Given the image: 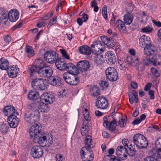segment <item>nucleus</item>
Wrapping results in <instances>:
<instances>
[{"mask_svg":"<svg viewBox=\"0 0 161 161\" xmlns=\"http://www.w3.org/2000/svg\"><path fill=\"white\" fill-rule=\"evenodd\" d=\"M118 63L120 65L119 68L120 69L125 70L126 69L128 64L126 61L122 62L121 60H119Z\"/></svg>","mask_w":161,"mask_h":161,"instance_id":"49","label":"nucleus"},{"mask_svg":"<svg viewBox=\"0 0 161 161\" xmlns=\"http://www.w3.org/2000/svg\"><path fill=\"white\" fill-rule=\"evenodd\" d=\"M139 43L141 46L143 47L151 44V41L150 37L145 35H143L140 38Z\"/></svg>","mask_w":161,"mask_h":161,"instance_id":"21","label":"nucleus"},{"mask_svg":"<svg viewBox=\"0 0 161 161\" xmlns=\"http://www.w3.org/2000/svg\"><path fill=\"white\" fill-rule=\"evenodd\" d=\"M105 47L104 43L100 41L93 42L91 45L92 52L94 54L103 53L105 50Z\"/></svg>","mask_w":161,"mask_h":161,"instance_id":"5","label":"nucleus"},{"mask_svg":"<svg viewBox=\"0 0 161 161\" xmlns=\"http://www.w3.org/2000/svg\"><path fill=\"white\" fill-rule=\"evenodd\" d=\"M90 91L93 96H97L100 94V90L96 86H94L90 88Z\"/></svg>","mask_w":161,"mask_h":161,"instance_id":"43","label":"nucleus"},{"mask_svg":"<svg viewBox=\"0 0 161 161\" xmlns=\"http://www.w3.org/2000/svg\"><path fill=\"white\" fill-rule=\"evenodd\" d=\"M92 137L89 136H87L85 140V143L87 146L86 148L87 149L91 150V148L93 147V146L92 144Z\"/></svg>","mask_w":161,"mask_h":161,"instance_id":"36","label":"nucleus"},{"mask_svg":"<svg viewBox=\"0 0 161 161\" xmlns=\"http://www.w3.org/2000/svg\"><path fill=\"white\" fill-rule=\"evenodd\" d=\"M133 15L131 13H127L124 17V22L126 25H129L133 19Z\"/></svg>","mask_w":161,"mask_h":161,"instance_id":"29","label":"nucleus"},{"mask_svg":"<svg viewBox=\"0 0 161 161\" xmlns=\"http://www.w3.org/2000/svg\"><path fill=\"white\" fill-rule=\"evenodd\" d=\"M141 143L140 146H137V147L140 148H146L148 145V141L146 138L144 136V139H143L142 141L140 142Z\"/></svg>","mask_w":161,"mask_h":161,"instance_id":"45","label":"nucleus"},{"mask_svg":"<svg viewBox=\"0 0 161 161\" xmlns=\"http://www.w3.org/2000/svg\"><path fill=\"white\" fill-rule=\"evenodd\" d=\"M89 131V127L87 123H84L82 125L81 130V134L82 136H86Z\"/></svg>","mask_w":161,"mask_h":161,"instance_id":"41","label":"nucleus"},{"mask_svg":"<svg viewBox=\"0 0 161 161\" xmlns=\"http://www.w3.org/2000/svg\"><path fill=\"white\" fill-rule=\"evenodd\" d=\"M119 123L120 126L121 127H123L126 125V120L124 119L121 118L120 115L119 116Z\"/></svg>","mask_w":161,"mask_h":161,"instance_id":"54","label":"nucleus"},{"mask_svg":"<svg viewBox=\"0 0 161 161\" xmlns=\"http://www.w3.org/2000/svg\"><path fill=\"white\" fill-rule=\"evenodd\" d=\"M59 51L64 58L67 59H69L70 58L69 56L67 54L66 51L65 49H60Z\"/></svg>","mask_w":161,"mask_h":161,"instance_id":"55","label":"nucleus"},{"mask_svg":"<svg viewBox=\"0 0 161 161\" xmlns=\"http://www.w3.org/2000/svg\"><path fill=\"white\" fill-rule=\"evenodd\" d=\"M56 161H65L64 157L60 154H58L56 156Z\"/></svg>","mask_w":161,"mask_h":161,"instance_id":"62","label":"nucleus"},{"mask_svg":"<svg viewBox=\"0 0 161 161\" xmlns=\"http://www.w3.org/2000/svg\"><path fill=\"white\" fill-rule=\"evenodd\" d=\"M50 84L56 87L60 86L62 83V80L58 76L50 77L49 80Z\"/></svg>","mask_w":161,"mask_h":161,"instance_id":"19","label":"nucleus"},{"mask_svg":"<svg viewBox=\"0 0 161 161\" xmlns=\"http://www.w3.org/2000/svg\"><path fill=\"white\" fill-rule=\"evenodd\" d=\"M57 21V17H53L52 19L50 21L49 23H48L47 27H50L52 25L55 24Z\"/></svg>","mask_w":161,"mask_h":161,"instance_id":"61","label":"nucleus"},{"mask_svg":"<svg viewBox=\"0 0 161 161\" xmlns=\"http://www.w3.org/2000/svg\"><path fill=\"white\" fill-rule=\"evenodd\" d=\"M53 70L52 68L47 66V64L42 62L39 66L38 74L40 77L47 78L50 77L53 74Z\"/></svg>","mask_w":161,"mask_h":161,"instance_id":"1","label":"nucleus"},{"mask_svg":"<svg viewBox=\"0 0 161 161\" xmlns=\"http://www.w3.org/2000/svg\"><path fill=\"white\" fill-rule=\"evenodd\" d=\"M83 113L85 119L87 121H89L90 119V118L89 116L88 109L86 108H85L83 112Z\"/></svg>","mask_w":161,"mask_h":161,"instance_id":"51","label":"nucleus"},{"mask_svg":"<svg viewBox=\"0 0 161 161\" xmlns=\"http://www.w3.org/2000/svg\"><path fill=\"white\" fill-rule=\"evenodd\" d=\"M96 106L98 108L102 109H106L108 107V100L105 97H98L97 99Z\"/></svg>","mask_w":161,"mask_h":161,"instance_id":"11","label":"nucleus"},{"mask_svg":"<svg viewBox=\"0 0 161 161\" xmlns=\"http://www.w3.org/2000/svg\"><path fill=\"white\" fill-rule=\"evenodd\" d=\"M6 70L8 76L14 78L17 76L19 69L17 65H13L9 66Z\"/></svg>","mask_w":161,"mask_h":161,"instance_id":"14","label":"nucleus"},{"mask_svg":"<svg viewBox=\"0 0 161 161\" xmlns=\"http://www.w3.org/2000/svg\"><path fill=\"white\" fill-rule=\"evenodd\" d=\"M125 23L120 19L117 20L115 25L118 29L120 32H125L126 31V27L125 25Z\"/></svg>","mask_w":161,"mask_h":161,"instance_id":"25","label":"nucleus"},{"mask_svg":"<svg viewBox=\"0 0 161 161\" xmlns=\"http://www.w3.org/2000/svg\"><path fill=\"white\" fill-rule=\"evenodd\" d=\"M116 153L117 156L122 160L125 159L127 154H128L127 148L122 146L117 147L116 150Z\"/></svg>","mask_w":161,"mask_h":161,"instance_id":"13","label":"nucleus"},{"mask_svg":"<svg viewBox=\"0 0 161 161\" xmlns=\"http://www.w3.org/2000/svg\"><path fill=\"white\" fill-rule=\"evenodd\" d=\"M107 126H105L110 131L113 132L115 130L117 126V121L116 119L114 118L113 120L111 122H109V123L107 124Z\"/></svg>","mask_w":161,"mask_h":161,"instance_id":"32","label":"nucleus"},{"mask_svg":"<svg viewBox=\"0 0 161 161\" xmlns=\"http://www.w3.org/2000/svg\"><path fill=\"white\" fill-rule=\"evenodd\" d=\"M141 17L142 19L140 21V23L142 24L145 25L146 24L148 16L144 12H143L141 14Z\"/></svg>","mask_w":161,"mask_h":161,"instance_id":"50","label":"nucleus"},{"mask_svg":"<svg viewBox=\"0 0 161 161\" xmlns=\"http://www.w3.org/2000/svg\"><path fill=\"white\" fill-rule=\"evenodd\" d=\"M68 73H64L63 75V78L65 81L68 84L71 85H76L79 82L78 77L71 75Z\"/></svg>","mask_w":161,"mask_h":161,"instance_id":"9","label":"nucleus"},{"mask_svg":"<svg viewBox=\"0 0 161 161\" xmlns=\"http://www.w3.org/2000/svg\"><path fill=\"white\" fill-rule=\"evenodd\" d=\"M58 95L59 97H63L64 96H66L65 90L64 89L60 90L58 91Z\"/></svg>","mask_w":161,"mask_h":161,"instance_id":"59","label":"nucleus"},{"mask_svg":"<svg viewBox=\"0 0 161 161\" xmlns=\"http://www.w3.org/2000/svg\"><path fill=\"white\" fill-rule=\"evenodd\" d=\"M39 66L35 65L30 66L28 67L27 70V73L30 75V77L33 76L36 73L38 74Z\"/></svg>","mask_w":161,"mask_h":161,"instance_id":"30","label":"nucleus"},{"mask_svg":"<svg viewBox=\"0 0 161 161\" xmlns=\"http://www.w3.org/2000/svg\"><path fill=\"white\" fill-rule=\"evenodd\" d=\"M31 109L35 111H38L40 116V113H47L49 110L48 105L42 103L36 102L32 103L29 105Z\"/></svg>","mask_w":161,"mask_h":161,"instance_id":"3","label":"nucleus"},{"mask_svg":"<svg viewBox=\"0 0 161 161\" xmlns=\"http://www.w3.org/2000/svg\"><path fill=\"white\" fill-rule=\"evenodd\" d=\"M28 97L31 100H36L39 97V92L36 91H30L28 94Z\"/></svg>","mask_w":161,"mask_h":161,"instance_id":"35","label":"nucleus"},{"mask_svg":"<svg viewBox=\"0 0 161 161\" xmlns=\"http://www.w3.org/2000/svg\"><path fill=\"white\" fill-rule=\"evenodd\" d=\"M130 95H133L134 97L135 102L137 103L138 102V95L137 92L136 91L133 90L131 92V94H130Z\"/></svg>","mask_w":161,"mask_h":161,"instance_id":"60","label":"nucleus"},{"mask_svg":"<svg viewBox=\"0 0 161 161\" xmlns=\"http://www.w3.org/2000/svg\"><path fill=\"white\" fill-rule=\"evenodd\" d=\"M101 54H94V62L98 65H102L105 62L103 55Z\"/></svg>","mask_w":161,"mask_h":161,"instance_id":"26","label":"nucleus"},{"mask_svg":"<svg viewBox=\"0 0 161 161\" xmlns=\"http://www.w3.org/2000/svg\"><path fill=\"white\" fill-rule=\"evenodd\" d=\"M43 154V149L40 146H34L31 149V154L34 158H39L42 156Z\"/></svg>","mask_w":161,"mask_h":161,"instance_id":"12","label":"nucleus"},{"mask_svg":"<svg viewBox=\"0 0 161 161\" xmlns=\"http://www.w3.org/2000/svg\"><path fill=\"white\" fill-rule=\"evenodd\" d=\"M99 84L100 86L103 88H107L108 86V84L107 82V81L105 80H101Z\"/></svg>","mask_w":161,"mask_h":161,"instance_id":"57","label":"nucleus"},{"mask_svg":"<svg viewBox=\"0 0 161 161\" xmlns=\"http://www.w3.org/2000/svg\"><path fill=\"white\" fill-rule=\"evenodd\" d=\"M41 82L42 83L40 84L38 90H45L47 88V86H48L46 80H44L42 79H41Z\"/></svg>","mask_w":161,"mask_h":161,"instance_id":"46","label":"nucleus"},{"mask_svg":"<svg viewBox=\"0 0 161 161\" xmlns=\"http://www.w3.org/2000/svg\"><path fill=\"white\" fill-rule=\"evenodd\" d=\"M8 122L10 127L15 128L18 124V118L14 115L8 116Z\"/></svg>","mask_w":161,"mask_h":161,"instance_id":"20","label":"nucleus"},{"mask_svg":"<svg viewBox=\"0 0 161 161\" xmlns=\"http://www.w3.org/2000/svg\"><path fill=\"white\" fill-rule=\"evenodd\" d=\"M101 40L103 41V42L104 43V45H106L107 46L112 47L114 44L112 43L111 42V40L110 38H109L108 37L106 36H104L101 37Z\"/></svg>","mask_w":161,"mask_h":161,"instance_id":"38","label":"nucleus"},{"mask_svg":"<svg viewBox=\"0 0 161 161\" xmlns=\"http://www.w3.org/2000/svg\"><path fill=\"white\" fill-rule=\"evenodd\" d=\"M134 6V5L131 3H129L127 4L126 8V9L128 12L127 13H130L133 11Z\"/></svg>","mask_w":161,"mask_h":161,"instance_id":"56","label":"nucleus"},{"mask_svg":"<svg viewBox=\"0 0 161 161\" xmlns=\"http://www.w3.org/2000/svg\"><path fill=\"white\" fill-rule=\"evenodd\" d=\"M105 73L106 78L111 81H115L118 79V73L114 67H108L106 70Z\"/></svg>","mask_w":161,"mask_h":161,"instance_id":"7","label":"nucleus"},{"mask_svg":"<svg viewBox=\"0 0 161 161\" xmlns=\"http://www.w3.org/2000/svg\"><path fill=\"white\" fill-rule=\"evenodd\" d=\"M29 107L30 110L25 114V119L27 122L33 124L39 120L40 116L38 111H35L29 106Z\"/></svg>","mask_w":161,"mask_h":161,"instance_id":"2","label":"nucleus"},{"mask_svg":"<svg viewBox=\"0 0 161 161\" xmlns=\"http://www.w3.org/2000/svg\"><path fill=\"white\" fill-rule=\"evenodd\" d=\"M102 14L105 20H107L108 19V14L107 13V7L105 5H104L102 8Z\"/></svg>","mask_w":161,"mask_h":161,"instance_id":"52","label":"nucleus"},{"mask_svg":"<svg viewBox=\"0 0 161 161\" xmlns=\"http://www.w3.org/2000/svg\"><path fill=\"white\" fill-rule=\"evenodd\" d=\"M143 139H144V136L140 134H136L134 135L133 138V142L137 146H140L141 143L140 142L142 141Z\"/></svg>","mask_w":161,"mask_h":161,"instance_id":"31","label":"nucleus"},{"mask_svg":"<svg viewBox=\"0 0 161 161\" xmlns=\"http://www.w3.org/2000/svg\"><path fill=\"white\" fill-rule=\"evenodd\" d=\"M9 127L6 124H3L1 125L0 131L3 134H6L8 132Z\"/></svg>","mask_w":161,"mask_h":161,"instance_id":"47","label":"nucleus"},{"mask_svg":"<svg viewBox=\"0 0 161 161\" xmlns=\"http://www.w3.org/2000/svg\"><path fill=\"white\" fill-rule=\"evenodd\" d=\"M126 148L128 149L127 151L128 155L130 156H133L135 155L136 153L135 147L134 145H132L131 143H129Z\"/></svg>","mask_w":161,"mask_h":161,"instance_id":"37","label":"nucleus"},{"mask_svg":"<svg viewBox=\"0 0 161 161\" xmlns=\"http://www.w3.org/2000/svg\"><path fill=\"white\" fill-rule=\"evenodd\" d=\"M45 135L46 136H48L45 139L47 144L45 145V147H48L52 145L53 143V138L51 134L50 133H45Z\"/></svg>","mask_w":161,"mask_h":161,"instance_id":"39","label":"nucleus"},{"mask_svg":"<svg viewBox=\"0 0 161 161\" xmlns=\"http://www.w3.org/2000/svg\"><path fill=\"white\" fill-rule=\"evenodd\" d=\"M41 79L36 78L33 80L31 82L32 87L35 90H38L40 84L42 83Z\"/></svg>","mask_w":161,"mask_h":161,"instance_id":"40","label":"nucleus"},{"mask_svg":"<svg viewBox=\"0 0 161 161\" xmlns=\"http://www.w3.org/2000/svg\"><path fill=\"white\" fill-rule=\"evenodd\" d=\"M25 51L26 53L27 54L28 56L32 57L35 54L34 51L32 47L30 46H26L25 47Z\"/></svg>","mask_w":161,"mask_h":161,"instance_id":"42","label":"nucleus"},{"mask_svg":"<svg viewBox=\"0 0 161 161\" xmlns=\"http://www.w3.org/2000/svg\"><path fill=\"white\" fill-rule=\"evenodd\" d=\"M58 55L55 51L49 50L46 52L44 54V58L48 63H54L58 58Z\"/></svg>","mask_w":161,"mask_h":161,"instance_id":"8","label":"nucleus"},{"mask_svg":"<svg viewBox=\"0 0 161 161\" xmlns=\"http://www.w3.org/2000/svg\"><path fill=\"white\" fill-rule=\"evenodd\" d=\"M42 127L40 124H34L29 130L30 139L35 142L41 132Z\"/></svg>","mask_w":161,"mask_h":161,"instance_id":"4","label":"nucleus"},{"mask_svg":"<svg viewBox=\"0 0 161 161\" xmlns=\"http://www.w3.org/2000/svg\"><path fill=\"white\" fill-rule=\"evenodd\" d=\"M8 11L4 8H0V23H5L7 18Z\"/></svg>","mask_w":161,"mask_h":161,"instance_id":"27","label":"nucleus"},{"mask_svg":"<svg viewBox=\"0 0 161 161\" xmlns=\"http://www.w3.org/2000/svg\"><path fill=\"white\" fill-rule=\"evenodd\" d=\"M143 61L144 64L146 65H148L150 64H153V58L151 59L148 58H146L143 59Z\"/></svg>","mask_w":161,"mask_h":161,"instance_id":"53","label":"nucleus"},{"mask_svg":"<svg viewBox=\"0 0 161 161\" xmlns=\"http://www.w3.org/2000/svg\"><path fill=\"white\" fill-rule=\"evenodd\" d=\"M66 63L62 61L60 58H58L55 62V65L57 68L61 70H64L66 68Z\"/></svg>","mask_w":161,"mask_h":161,"instance_id":"33","label":"nucleus"},{"mask_svg":"<svg viewBox=\"0 0 161 161\" xmlns=\"http://www.w3.org/2000/svg\"><path fill=\"white\" fill-rule=\"evenodd\" d=\"M125 61L128 64H131L135 62L134 59H133L132 56H128L127 57Z\"/></svg>","mask_w":161,"mask_h":161,"instance_id":"58","label":"nucleus"},{"mask_svg":"<svg viewBox=\"0 0 161 161\" xmlns=\"http://www.w3.org/2000/svg\"><path fill=\"white\" fill-rule=\"evenodd\" d=\"M153 65L156 66L161 64V56L157 55L156 56H153Z\"/></svg>","mask_w":161,"mask_h":161,"instance_id":"44","label":"nucleus"},{"mask_svg":"<svg viewBox=\"0 0 161 161\" xmlns=\"http://www.w3.org/2000/svg\"><path fill=\"white\" fill-rule=\"evenodd\" d=\"M77 69H78L81 72H85L89 68V63L86 60L80 61L77 63Z\"/></svg>","mask_w":161,"mask_h":161,"instance_id":"15","label":"nucleus"},{"mask_svg":"<svg viewBox=\"0 0 161 161\" xmlns=\"http://www.w3.org/2000/svg\"><path fill=\"white\" fill-rule=\"evenodd\" d=\"M114 156L109 155H107L104 157V160L105 161H113L114 157Z\"/></svg>","mask_w":161,"mask_h":161,"instance_id":"63","label":"nucleus"},{"mask_svg":"<svg viewBox=\"0 0 161 161\" xmlns=\"http://www.w3.org/2000/svg\"><path fill=\"white\" fill-rule=\"evenodd\" d=\"M80 53L83 54L89 55L92 52V50L91 47L87 45H83L79 48Z\"/></svg>","mask_w":161,"mask_h":161,"instance_id":"24","label":"nucleus"},{"mask_svg":"<svg viewBox=\"0 0 161 161\" xmlns=\"http://www.w3.org/2000/svg\"><path fill=\"white\" fill-rule=\"evenodd\" d=\"M65 70L67 71L69 74L76 75L78 73V70L76 67L72 63L66 64Z\"/></svg>","mask_w":161,"mask_h":161,"instance_id":"18","label":"nucleus"},{"mask_svg":"<svg viewBox=\"0 0 161 161\" xmlns=\"http://www.w3.org/2000/svg\"><path fill=\"white\" fill-rule=\"evenodd\" d=\"M107 54V58L106 61L108 64L110 65L114 64L117 61L116 57L115 54L112 52H108Z\"/></svg>","mask_w":161,"mask_h":161,"instance_id":"22","label":"nucleus"},{"mask_svg":"<svg viewBox=\"0 0 161 161\" xmlns=\"http://www.w3.org/2000/svg\"><path fill=\"white\" fill-rule=\"evenodd\" d=\"M153 30V28L148 25L141 29V31L145 33L149 34Z\"/></svg>","mask_w":161,"mask_h":161,"instance_id":"48","label":"nucleus"},{"mask_svg":"<svg viewBox=\"0 0 161 161\" xmlns=\"http://www.w3.org/2000/svg\"><path fill=\"white\" fill-rule=\"evenodd\" d=\"M151 71L152 74L156 76H159V75L158 71L155 68H152L151 69Z\"/></svg>","mask_w":161,"mask_h":161,"instance_id":"64","label":"nucleus"},{"mask_svg":"<svg viewBox=\"0 0 161 161\" xmlns=\"http://www.w3.org/2000/svg\"><path fill=\"white\" fill-rule=\"evenodd\" d=\"M48 136H46L45 135V133L41 134L40 136L39 135L37 140V142L42 147H45V145L47 144L45 139L46 138L48 137Z\"/></svg>","mask_w":161,"mask_h":161,"instance_id":"34","label":"nucleus"},{"mask_svg":"<svg viewBox=\"0 0 161 161\" xmlns=\"http://www.w3.org/2000/svg\"><path fill=\"white\" fill-rule=\"evenodd\" d=\"M55 99V97L53 94L48 92L43 93L40 97L41 102L47 105L53 103Z\"/></svg>","mask_w":161,"mask_h":161,"instance_id":"10","label":"nucleus"},{"mask_svg":"<svg viewBox=\"0 0 161 161\" xmlns=\"http://www.w3.org/2000/svg\"><path fill=\"white\" fill-rule=\"evenodd\" d=\"M9 62L8 60L4 58L0 59V69L2 70H7L9 67Z\"/></svg>","mask_w":161,"mask_h":161,"instance_id":"28","label":"nucleus"},{"mask_svg":"<svg viewBox=\"0 0 161 161\" xmlns=\"http://www.w3.org/2000/svg\"><path fill=\"white\" fill-rule=\"evenodd\" d=\"M19 13L16 9H11L8 13V18L11 22L16 21L19 18Z\"/></svg>","mask_w":161,"mask_h":161,"instance_id":"16","label":"nucleus"},{"mask_svg":"<svg viewBox=\"0 0 161 161\" xmlns=\"http://www.w3.org/2000/svg\"><path fill=\"white\" fill-rule=\"evenodd\" d=\"M144 52L145 55L147 56H151L154 54L156 52L155 47L152 44L149 45L144 47Z\"/></svg>","mask_w":161,"mask_h":161,"instance_id":"17","label":"nucleus"},{"mask_svg":"<svg viewBox=\"0 0 161 161\" xmlns=\"http://www.w3.org/2000/svg\"><path fill=\"white\" fill-rule=\"evenodd\" d=\"M80 155L83 161H92L93 158V153L85 147H82L80 150Z\"/></svg>","mask_w":161,"mask_h":161,"instance_id":"6","label":"nucleus"},{"mask_svg":"<svg viewBox=\"0 0 161 161\" xmlns=\"http://www.w3.org/2000/svg\"><path fill=\"white\" fill-rule=\"evenodd\" d=\"M15 110L14 107L10 106H7L5 107L3 109L4 114L7 116H11L14 115Z\"/></svg>","mask_w":161,"mask_h":161,"instance_id":"23","label":"nucleus"}]
</instances>
